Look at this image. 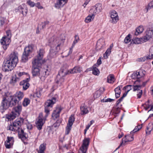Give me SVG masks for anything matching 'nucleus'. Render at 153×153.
<instances>
[{
	"mask_svg": "<svg viewBox=\"0 0 153 153\" xmlns=\"http://www.w3.org/2000/svg\"><path fill=\"white\" fill-rule=\"evenodd\" d=\"M145 73L146 71L144 70H140L137 71L138 79L143 77L145 75Z\"/></svg>",
	"mask_w": 153,
	"mask_h": 153,
	"instance_id": "nucleus-39",
	"label": "nucleus"
},
{
	"mask_svg": "<svg viewBox=\"0 0 153 153\" xmlns=\"http://www.w3.org/2000/svg\"><path fill=\"white\" fill-rule=\"evenodd\" d=\"M89 138H85L83 140V143L80 148L79 153H86L89 143Z\"/></svg>",
	"mask_w": 153,
	"mask_h": 153,
	"instance_id": "nucleus-9",
	"label": "nucleus"
},
{
	"mask_svg": "<svg viewBox=\"0 0 153 153\" xmlns=\"http://www.w3.org/2000/svg\"><path fill=\"white\" fill-rule=\"evenodd\" d=\"M107 82L109 83H112L115 81L114 76L112 74H110L107 77Z\"/></svg>",
	"mask_w": 153,
	"mask_h": 153,
	"instance_id": "nucleus-33",
	"label": "nucleus"
},
{
	"mask_svg": "<svg viewBox=\"0 0 153 153\" xmlns=\"http://www.w3.org/2000/svg\"><path fill=\"white\" fill-rule=\"evenodd\" d=\"M30 102V100L27 98H25L24 99L22 105L24 107L27 106L29 105Z\"/></svg>",
	"mask_w": 153,
	"mask_h": 153,
	"instance_id": "nucleus-41",
	"label": "nucleus"
},
{
	"mask_svg": "<svg viewBox=\"0 0 153 153\" xmlns=\"http://www.w3.org/2000/svg\"><path fill=\"white\" fill-rule=\"evenodd\" d=\"M94 9L96 10H94L93 12V13H94V14L95 15L97 12H99L101 11L102 10V7L101 5L100 4V5L99 6L97 7L96 6V7L94 8Z\"/></svg>",
	"mask_w": 153,
	"mask_h": 153,
	"instance_id": "nucleus-42",
	"label": "nucleus"
},
{
	"mask_svg": "<svg viewBox=\"0 0 153 153\" xmlns=\"http://www.w3.org/2000/svg\"><path fill=\"white\" fill-rule=\"evenodd\" d=\"M96 65V64H95L92 67V73L93 74L98 76L100 74V71L99 70L98 68H97Z\"/></svg>",
	"mask_w": 153,
	"mask_h": 153,
	"instance_id": "nucleus-31",
	"label": "nucleus"
},
{
	"mask_svg": "<svg viewBox=\"0 0 153 153\" xmlns=\"http://www.w3.org/2000/svg\"><path fill=\"white\" fill-rule=\"evenodd\" d=\"M56 51H54L53 50H51L50 51V56L51 58L54 57L56 54Z\"/></svg>",
	"mask_w": 153,
	"mask_h": 153,
	"instance_id": "nucleus-50",
	"label": "nucleus"
},
{
	"mask_svg": "<svg viewBox=\"0 0 153 153\" xmlns=\"http://www.w3.org/2000/svg\"><path fill=\"white\" fill-rule=\"evenodd\" d=\"M14 66L8 60L4 61L2 66V69L4 71H10L12 70Z\"/></svg>",
	"mask_w": 153,
	"mask_h": 153,
	"instance_id": "nucleus-12",
	"label": "nucleus"
},
{
	"mask_svg": "<svg viewBox=\"0 0 153 153\" xmlns=\"http://www.w3.org/2000/svg\"><path fill=\"white\" fill-rule=\"evenodd\" d=\"M68 73L67 70L62 68L59 72L55 79L56 84L57 86H60L62 85L65 80L64 77Z\"/></svg>",
	"mask_w": 153,
	"mask_h": 153,
	"instance_id": "nucleus-4",
	"label": "nucleus"
},
{
	"mask_svg": "<svg viewBox=\"0 0 153 153\" xmlns=\"http://www.w3.org/2000/svg\"><path fill=\"white\" fill-rule=\"evenodd\" d=\"M24 119L19 118L16 119L13 123L8 125L7 127V130L18 132L20 138H27V134L22 129L21 126L23 124Z\"/></svg>",
	"mask_w": 153,
	"mask_h": 153,
	"instance_id": "nucleus-1",
	"label": "nucleus"
},
{
	"mask_svg": "<svg viewBox=\"0 0 153 153\" xmlns=\"http://www.w3.org/2000/svg\"><path fill=\"white\" fill-rule=\"evenodd\" d=\"M61 122L62 120L61 119L57 120L56 123L53 124V126L55 128L58 127L60 125Z\"/></svg>",
	"mask_w": 153,
	"mask_h": 153,
	"instance_id": "nucleus-47",
	"label": "nucleus"
},
{
	"mask_svg": "<svg viewBox=\"0 0 153 153\" xmlns=\"http://www.w3.org/2000/svg\"><path fill=\"white\" fill-rule=\"evenodd\" d=\"M33 45H29L25 48L23 52H24L25 53H26L27 55H30L33 51Z\"/></svg>",
	"mask_w": 153,
	"mask_h": 153,
	"instance_id": "nucleus-24",
	"label": "nucleus"
},
{
	"mask_svg": "<svg viewBox=\"0 0 153 153\" xmlns=\"http://www.w3.org/2000/svg\"><path fill=\"white\" fill-rule=\"evenodd\" d=\"M41 91H37L34 94L33 96L34 97H37L39 98L41 97Z\"/></svg>",
	"mask_w": 153,
	"mask_h": 153,
	"instance_id": "nucleus-45",
	"label": "nucleus"
},
{
	"mask_svg": "<svg viewBox=\"0 0 153 153\" xmlns=\"http://www.w3.org/2000/svg\"><path fill=\"white\" fill-rule=\"evenodd\" d=\"M79 40V38L78 36L76 35L75 36V39L73 42V43L71 46V48H73L76 43H77Z\"/></svg>",
	"mask_w": 153,
	"mask_h": 153,
	"instance_id": "nucleus-44",
	"label": "nucleus"
},
{
	"mask_svg": "<svg viewBox=\"0 0 153 153\" xmlns=\"http://www.w3.org/2000/svg\"><path fill=\"white\" fill-rule=\"evenodd\" d=\"M130 88L128 89V90L126 91L123 94V96L121 97L123 99L127 95L128 92L130 91Z\"/></svg>",
	"mask_w": 153,
	"mask_h": 153,
	"instance_id": "nucleus-63",
	"label": "nucleus"
},
{
	"mask_svg": "<svg viewBox=\"0 0 153 153\" xmlns=\"http://www.w3.org/2000/svg\"><path fill=\"white\" fill-rule=\"evenodd\" d=\"M133 88V91H136L139 90L141 88V85H136L133 86L132 87Z\"/></svg>",
	"mask_w": 153,
	"mask_h": 153,
	"instance_id": "nucleus-54",
	"label": "nucleus"
},
{
	"mask_svg": "<svg viewBox=\"0 0 153 153\" xmlns=\"http://www.w3.org/2000/svg\"><path fill=\"white\" fill-rule=\"evenodd\" d=\"M101 95V93L100 90L97 91L94 95V97L97 98L99 97Z\"/></svg>",
	"mask_w": 153,
	"mask_h": 153,
	"instance_id": "nucleus-52",
	"label": "nucleus"
},
{
	"mask_svg": "<svg viewBox=\"0 0 153 153\" xmlns=\"http://www.w3.org/2000/svg\"><path fill=\"white\" fill-rule=\"evenodd\" d=\"M27 4L31 7H34L35 4V3L33 2L30 0H29L27 1Z\"/></svg>",
	"mask_w": 153,
	"mask_h": 153,
	"instance_id": "nucleus-51",
	"label": "nucleus"
},
{
	"mask_svg": "<svg viewBox=\"0 0 153 153\" xmlns=\"http://www.w3.org/2000/svg\"><path fill=\"white\" fill-rule=\"evenodd\" d=\"M142 92H143V91H142V90H139V91L138 93L137 94V97L138 98H141L142 94Z\"/></svg>",
	"mask_w": 153,
	"mask_h": 153,
	"instance_id": "nucleus-62",
	"label": "nucleus"
},
{
	"mask_svg": "<svg viewBox=\"0 0 153 153\" xmlns=\"http://www.w3.org/2000/svg\"><path fill=\"white\" fill-rule=\"evenodd\" d=\"M44 124L43 119L40 117H39L37 119L36 123V126L39 130H40L42 129V126Z\"/></svg>",
	"mask_w": 153,
	"mask_h": 153,
	"instance_id": "nucleus-21",
	"label": "nucleus"
},
{
	"mask_svg": "<svg viewBox=\"0 0 153 153\" xmlns=\"http://www.w3.org/2000/svg\"><path fill=\"white\" fill-rule=\"evenodd\" d=\"M19 78L17 77L16 75L13 76L10 81V83L11 84H14L16 83L17 82L19 81Z\"/></svg>",
	"mask_w": 153,
	"mask_h": 153,
	"instance_id": "nucleus-35",
	"label": "nucleus"
},
{
	"mask_svg": "<svg viewBox=\"0 0 153 153\" xmlns=\"http://www.w3.org/2000/svg\"><path fill=\"white\" fill-rule=\"evenodd\" d=\"M143 26H139L136 29V31L134 32V34L136 36H137L141 33L143 30Z\"/></svg>",
	"mask_w": 153,
	"mask_h": 153,
	"instance_id": "nucleus-29",
	"label": "nucleus"
},
{
	"mask_svg": "<svg viewBox=\"0 0 153 153\" xmlns=\"http://www.w3.org/2000/svg\"><path fill=\"white\" fill-rule=\"evenodd\" d=\"M35 6L39 9H42L43 8V7L40 5V4L39 2H37L36 4H35Z\"/></svg>",
	"mask_w": 153,
	"mask_h": 153,
	"instance_id": "nucleus-59",
	"label": "nucleus"
},
{
	"mask_svg": "<svg viewBox=\"0 0 153 153\" xmlns=\"http://www.w3.org/2000/svg\"><path fill=\"white\" fill-rule=\"evenodd\" d=\"M29 55L23 52L22 57V61L23 62H25L27 61L28 59V56Z\"/></svg>",
	"mask_w": 153,
	"mask_h": 153,
	"instance_id": "nucleus-32",
	"label": "nucleus"
},
{
	"mask_svg": "<svg viewBox=\"0 0 153 153\" xmlns=\"http://www.w3.org/2000/svg\"><path fill=\"white\" fill-rule=\"evenodd\" d=\"M6 36L3 37L1 39L0 42L3 45V47L4 50H6L9 43L11 42L10 38L11 37V34L10 30H7L6 32Z\"/></svg>",
	"mask_w": 153,
	"mask_h": 153,
	"instance_id": "nucleus-6",
	"label": "nucleus"
},
{
	"mask_svg": "<svg viewBox=\"0 0 153 153\" xmlns=\"http://www.w3.org/2000/svg\"><path fill=\"white\" fill-rule=\"evenodd\" d=\"M17 10L18 11L22 13L23 15L27 14V10L26 9H25L23 10L24 8L22 6H19Z\"/></svg>",
	"mask_w": 153,
	"mask_h": 153,
	"instance_id": "nucleus-36",
	"label": "nucleus"
},
{
	"mask_svg": "<svg viewBox=\"0 0 153 153\" xmlns=\"http://www.w3.org/2000/svg\"><path fill=\"white\" fill-rule=\"evenodd\" d=\"M94 10V9H91L89 12L92 14L88 15L85 19V21L86 23H88L93 21L94 18L95 14L94 13H92L93 11Z\"/></svg>",
	"mask_w": 153,
	"mask_h": 153,
	"instance_id": "nucleus-22",
	"label": "nucleus"
},
{
	"mask_svg": "<svg viewBox=\"0 0 153 153\" xmlns=\"http://www.w3.org/2000/svg\"><path fill=\"white\" fill-rule=\"evenodd\" d=\"M130 36V34H129L125 38L124 40V42L125 43L127 44L130 41L131 39Z\"/></svg>",
	"mask_w": 153,
	"mask_h": 153,
	"instance_id": "nucleus-46",
	"label": "nucleus"
},
{
	"mask_svg": "<svg viewBox=\"0 0 153 153\" xmlns=\"http://www.w3.org/2000/svg\"><path fill=\"white\" fill-rule=\"evenodd\" d=\"M8 97L10 101V107L15 106L19 103V100L14 96H8Z\"/></svg>",
	"mask_w": 153,
	"mask_h": 153,
	"instance_id": "nucleus-17",
	"label": "nucleus"
},
{
	"mask_svg": "<svg viewBox=\"0 0 153 153\" xmlns=\"http://www.w3.org/2000/svg\"><path fill=\"white\" fill-rule=\"evenodd\" d=\"M111 19L110 22L113 24H116L119 20V17L117 13L115 10H113L110 13Z\"/></svg>",
	"mask_w": 153,
	"mask_h": 153,
	"instance_id": "nucleus-14",
	"label": "nucleus"
},
{
	"mask_svg": "<svg viewBox=\"0 0 153 153\" xmlns=\"http://www.w3.org/2000/svg\"><path fill=\"white\" fill-rule=\"evenodd\" d=\"M7 140L5 142V145L6 148L7 149H10L12 147L13 143L14 140L13 137H7Z\"/></svg>",
	"mask_w": 153,
	"mask_h": 153,
	"instance_id": "nucleus-18",
	"label": "nucleus"
},
{
	"mask_svg": "<svg viewBox=\"0 0 153 153\" xmlns=\"http://www.w3.org/2000/svg\"><path fill=\"white\" fill-rule=\"evenodd\" d=\"M44 53L45 51L43 49H40L37 52V55L35 57L32 61L35 62L37 63L40 62L42 63V64L45 62V60H42Z\"/></svg>",
	"mask_w": 153,
	"mask_h": 153,
	"instance_id": "nucleus-8",
	"label": "nucleus"
},
{
	"mask_svg": "<svg viewBox=\"0 0 153 153\" xmlns=\"http://www.w3.org/2000/svg\"><path fill=\"white\" fill-rule=\"evenodd\" d=\"M80 110L82 114H85L88 112V111L86 106L82 105L80 107Z\"/></svg>",
	"mask_w": 153,
	"mask_h": 153,
	"instance_id": "nucleus-30",
	"label": "nucleus"
},
{
	"mask_svg": "<svg viewBox=\"0 0 153 153\" xmlns=\"http://www.w3.org/2000/svg\"><path fill=\"white\" fill-rule=\"evenodd\" d=\"M114 100V99H112L110 98H108L107 99H103L102 100H101V102H111L112 101Z\"/></svg>",
	"mask_w": 153,
	"mask_h": 153,
	"instance_id": "nucleus-53",
	"label": "nucleus"
},
{
	"mask_svg": "<svg viewBox=\"0 0 153 153\" xmlns=\"http://www.w3.org/2000/svg\"><path fill=\"white\" fill-rule=\"evenodd\" d=\"M75 67V69L76 73H80L82 70V68L79 66H76Z\"/></svg>",
	"mask_w": 153,
	"mask_h": 153,
	"instance_id": "nucleus-55",
	"label": "nucleus"
},
{
	"mask_svg": "<svg viewBox=\"0 0 153 153\" xmlns=\"http://www.w3.org/2000/svg\"><path fill=\"white\" fill-rule=\"evenodd\" d=\"M146 35L141 38H136L132 40L134 43L139 44L145 42L153 37V27L147 29L146 32Z\"/></svg>",
	"mask_w": 153,
	"mask_h": 153,
	"instance_id": "nucleus-3",
	"label": "nucleus"
},
{
	"mask_svg": "<svg viewBox=\"0 0 153 153\" xmlns=\"http://www.w3.org/2000/svg\"><path fill=\"white\" fill-rule=\"evenodd\" d=\"M152 8H153V0L149 3L146 7V8L144 9V10L145 12H147L149 10Z\"/></svg>",
	"mask_w": 153,
	"mask_h": 153,
	"instance_id": "nucleus-38",
	"label": "nucleus"
},
{
	"mask_svg": "<svg viewBox=\"0 0 153 153\" xmlns=\"http://www.w3.org/2000/svg\"><path fill=\"white\" fill-rule=\"evenodd\" d=\"M33 64L32 73L33 76L34 77L40 75L42 77L44 78L48 76L50 73L49 71L47 69H43L42 72L40 73L39 72V68L40 67L42 64L41 63H37L35 62H32Z\"/></svg>",
	"mask_w": 153,
	"mask_h": 153,
	"instance_id": "nucleus-2",
	"label": "nucleus"
},
{
	"mask_svg": "<svg viewBox=\"0 0 153 153\" xmlns=\"http://www.w3.org/2000/svg\"><path fill=\"white\" fill-rule=\"evenodd\" d=\"M8 97L6 96L3 97L1 103V107L3 109L6 110L10 107Z\"/></svg>",
	"mask_w": 153,
	"mask_h": 153,
	"instance_id": "nucleus-13",
	"label": "nucleus"
},
{
	"mask_svg": "<svg viewBox=\"0 0 153 153\" xmlns=\"http://www.w3.org/2000/svg\"><path fill=\"white\" fill-rule=\"evenodd\" d=\"M75 69V67H74L73 68L71 69L68 71V73L70 74H74L76 73V71Z\"/></svg>",
	"mask_w": 153,
	"mask_h": 153,
	"instance_id": "nucleus-61",
	"label": "nucleus"
},
{
	"mask_svg": "<svg viewBox=\"0 0 153 153\" xmlns=\"http://www.w3.org/2000/svg\"><path fill=\"white\" fill-rule=\"evenodd\" d=\"M68 0H57L55 4V7L59 9L62 7L67 3Z\"/></svg>",
	"mask_w": 153,
	"mask_h": 153,
	"instance_id": "nucleus-19",
	"label": "nucleus"
},
{
	"mask_svg": "<svg viewBox=\"0 0 153 153\" xmlns=\"http://www.w3.org/2000/svg\"><path fill=\"white\" fill-rule=\"evenodd\" d=\"M46 144L45 143L41 144L39 147V149L38 150V153H45V151L46 149Z\"/></svg>",
	"mask_w": 153,
	"mask_h": 153,
	"instance_id": "nucleus-28",
	"label": "nucleus"
},
{
	"mask_svg": "<svg viewBox=\"0 0 153 153\" xmlns=\"http://www.w3.org/2000/svg\"><path fill=\"white\" fill-rule=\"evenodd\" d=\"M25 74V73L24 72H17L15 75H16V76H18L19 77H20L22 76L24 74Z\"/></svg>",
	"mask_w": 153,
	"mask_h": 153,
	"instance_id": "nucleus-58",
	"label": "nucleus"
},
{
	"mask_svg": "<svg viewBox=\"0 0 153 153\" xmlns=\"http://www.w3.org/2000/svg\"><path fill=\"white\" fill-rule=\"evenodd\" d=\"M15 98L17 99L19 101L21 100L23 97L24 95L23 93L20 91H17L13 95Z\"/></svg>",
	"mask_w": 153,
	"mask_h": 153,
	"instance_id": "nucleus-26",
	"label": "nucleus"
},
{
	"mask_svg": "<svg viewBox=\"0 0 153 153\" xmlns=\"http://www.w3.org/2000/svg\"><path fill=\"white\" fill-rule=\"evenodd\" d=\"M111 48H108L106 51L105 53L103 54L104 57L105 59L108 58V56L111 52Z\"/></svg>",
	"mask_w": 153,
	"mask_h": 153,
	"instance_id": "nucleus-43",
	"label": "nucleus"
},
{
	"mask_svg": "<svg viewBox=\"0 0 153 153\" xmlns=\"http://www.w3.org/2000/svg\"><path fill=\"white\" fill-rule=\"evenodd\" d=\"M101 63L102 62L101 58H100L98 59L97 63L96 64V67H98L101 64Z\"/></svg>",
	"mask_w": 153,
	"mask_h": 153,
	"instance_id": "nucleus-60",
	"label": "nucleus"
},
{
	"mask_svg": "<svg viewBox=\"0 0 153 153\" xmlns=\"http://www.w3.org/2000/svg\"><path fill=\"white\" fill-rule=\"evenodd\" d=\"M122 87V85H120L117 87L115 88L114 91L115 93L120 94L121 90L120 89Z\"/></svg>",
	"mask_w": 153,
	"mask_h": 153,
	"instance_id": "nucleus-48",
	"label": "nucleus"
},
{
	"mask_svg": "<svg viewBox=\"0 0 153 153\" xmlns=\"http://www.w3.org/2000/svg\"><path fill=\"white\" fill-rule=\"evenodd\" d=\"M62 109L60 107L56 108L52 114V117L54 120H55L58 118L59 116V113Z\"/></svg>",
	"mask_w": 153,
	"mask_h": 153,
	"instance_id": "nucleus-23",
	"label": "nucleus"
},
{
	"mask_svg": "<svg viewBox=\"0 0 153 153\" xmlns=\"http://www.w3.org/2000/svg\"><path fill=\"white\" fill-rule=\"evenodd\" d=\"M22 110V106L18 105L16 106L13 107L11 113L6 115V118L11 120L14 119L16 116H19Z\"/></svg>",
	"mask_w": 153,
	"mask_h": 153,
	"instance_id": "nucleus-5",
	"label": "nucleus"
},
{
	"mask_svg": "<svg viewBox=\"0 0 153 153\" xmlns=\"http://www.w3.org/2000/svg\"><path fill=\"white\" fill-rule=\"evenodd\" d=\"M18 53L14 52L11 54L10 59L8 60L12 64V65L16 67L18 61Z\"/></svg>",
	"mask_w": 153,
	"mask_h": 153,
	"instance_id": "nucleus-10",
	"label": "nucleus"
},
{
	"mask_svg": "<svg viewBox=\"0 0 153 153\" xmlns=\"http://www.w3.org/2000/svg\"><path fill=\"white\" fill-rule=\"evenodd\" d=\"M137 71L134 72L132 74L131 77L132 79H138V76L137 75Z\"/></svg>",
	"mask_w": 153,
	"mask_h": 153,
	"instance_id": "nucleus-49",
	"label": "nucleus"
},
{
	"mask_svg": "<svg viewBox=\"0 0 153 153\" xmlns=\"http://www.w3.org/2000/svg\"><path fill=\"white\" fill-rule=\"evenodd\" d=\"M30 78H27L25 80L21 82L20 83V85L23 86V89L24 90H27L29 87L30 84L28 82L30 80Z\"/></svg>",
	"mask_w": 153,
	"mask_h": 153,
	"instance_id": "nucleus-20",
	"label": "nucleus"
},
{
	"mask_svg": "<svg viewBox=\"0 0 153 153\" xmlns=\"http://www.w3.org/2000/svg\"><path fill=\"white\" fill-rule=\"evenodd\" d=\"M105 45V41L103 39H100L97 43V46L100 49L103 48Z\"/></svg>",
	"mask_w": 153,
	"mask_h": 153,
	"instance_id": "nucleus-25",
	"label": "nucleus"
},
{
	"mask_svg": "<svg viewBox=\"0 0 153 153\" xmlns=\"http://www.w3.org/2000/svg\"><path fill=\"white\" fill-rule=\"evenodd\" d=\"M130 88L128 89V90L126 91L123 94V96L121 97L123 99L127 95L128 92L130 91Z\"/></svg>",
	"mask_w": 153,
	"mask_h": 153,
	"instance_id": "nucleus-64",
	"label": "nucleus"
},
{
	"mask_svg": "<svg viewBox=\"0 0 153 153\" xmlns=\"http://www.w3.org/2000/svg\"><path fill=\"white\" fill-rule=\"evenodd\" d=\"M132 86H132L131 85H126V86H125L123 88V89L124 90H125L127 91V90H128V89H129V88H130V90L131 89V87H132Z\"/></svg>",
	"mask_w": 153,
	"mask_h": 153,
	"instance_id": "nucleus-57",
	"label": "nucleus"
},
{
	"mask_svg": "<svg viewBox=\"0 0 153 153\" xmlns=\"http://www.w3.org/2000/svg\"><path fill=\"white\" fill-rule=\"evenodd\" d=\"M56 102V98L53 97L51 100H49L45 102V111L47 114L49 113L50 108L52 107L53 105Z\"/></svg>",
	"mask_w": 153,
	"mask_h": 153,
	"instance_id": "nucleus-7",
	"label": "nucleus"
},
{
	"mask_svg": "<svg viewBox=\"0 0 153 153\" xmlns=\"http://www.w3.org/2000/svg\"><path fill=\"white\" fill-rule=\"evenodd\" d=\"M75 118L74 115H71L69 117L68 123H67V126L66 128V130L65 132V134H68L72 128V126L73 124V123L74 121Z\"/></svg>",
	"mask_w": 153,
	"mask_h": 153,
	"instance_id": "nucleus-11",
	"label": "nucleus"
},
{
	"mask_svg": "<svg viewBox=\"0 0 153 153\" xmlns=\"http://www.w3.org/2000/svg\"><path fill=\"white\" fill-rule=\"evenodd\" d=\"M6 19L3 18H1L0 19V22L1 25H3L5 23Z\"/></svg>",
	"mask_w": 153,
	"mask_h": 153,
	"instance_id": "nucleus-56",
	"label": "nucleus"
},
{
	"mask_svg": "<svg viewBox=\"0 0 153 153\" xmlns=\"http://www.w3.org/2000/svg\"><path fill=\"white\" fill-rule=\"evenodd\" d=\"M134 137L131 134L126 135L125 137L122 139V142L118 149L123 144H124L126 142L132 141L134 140Z\"/></svg>",
	"mask_w": 153,
	"mask_h": 153,
	"instance_id": "nucleus-15",
	"label": "nucleus"
},
{
	"mask_svg": "<svg viewBox=\"0 0 153 153\" xmlns=\"http://www.w3.org/2000/svg\"><path fill=\"white\" fill-rule=\"evenodd\" d=\"M153 128V123H150L148 125L146 130V134L149 135L151 133V131L152 130Z\"/></svg>",
	"mask_w": 153,
	"mask_h": 153,
	"instance_id": "nucleus-27",
	"label": "nucleus"
},
{
	"mask_svg": "<svg viewBox=\"0 0 153 153\" xmlns=\"http://www.w3.org/2000/svg\"><path fill=\"white\" fill-rule=\"evenodd\" d=\"M142 128V125H138V126H136L132 131L131 132V134H132L133 133H135L137 131H139Z\"/></svg>",
	"mask_w": 153,
	"mask_h": 153,
	"instance_id": "nucleus-40",
	"label": "nucleus"
},
{
	"mask_svg": "<svg viewBox=\"0 0 153 153\" xmlns=\"http://www.w3.org/2000/svg\"><path fill=\"white\" fill-rule=\"evenodd\" d=\"M153 59V45L152 46L149 50V55L147 56H144L140 59V61L144 62L146 59Z\"/></svg>",
	"mask_w": 153,
	"mask_h": 153,
	"instance_id": "nucleus-16",
	"label": "nucleus"
},
{
	"mask_svg": "<svg viewBox=\"0 0 153 153\" xmlns=\"http://www.w3.org/2000/svg\"><path fill=\"white\" fill-rule=\"evenodd\" d=\"M49 23V22L48 21L45 22H42L40 25H39L38 27V29L39 30V29L42 30L45 27V25L48 24Z\"/></svg>",
	"mask_w": 153,
	"mask_h": 153,
	"instance_id": "nucleus-34",
	"label": "nucleus"
},
{
	"mask_svg": "<svg viewBox=\"0 0 153 153\" xmlns=\"http://www.w3.org/2000/svg\"><path fill=\"white\" fill-rule=\"evenodd\" d=\"M55 37L54 36H52L48 41V43L49 45L51 46L52 44H54L55 45L57 44V40H54Z\"/></svg>",
	"mask_w": 153,
	"mask_h": 153,
	"instance_id": "nucleus-37",
	"label": "nucleus"
}]
</instances>
